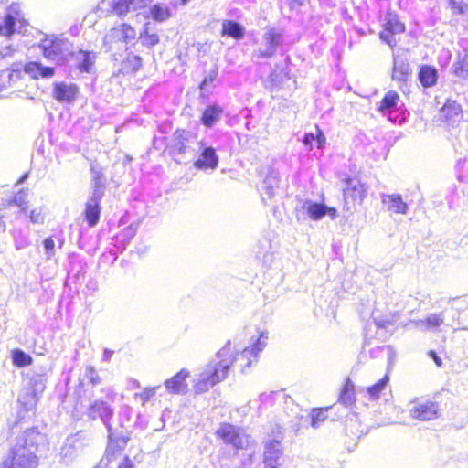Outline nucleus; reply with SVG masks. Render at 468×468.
Instances as JSON below:
<instances>
[{
	"label": "nucleus",
	"instance_id": "obj_45",
	"mask_svg": "<svg viewBox=\"0 0 468 468\" xmlns=\"http://www.w3.org/2000/svg\"><path fill=\"white\" fill-rule=\"evenodd\" d=\"M448 5L454 14H463L468 8V5L463 4L460 0H448Z\"/></svg>",
	"mask_w": 468,
	"mask_h": 468
},
{
	"label": "nucleus",
	"instance_id": "obj_33",
	"mask_svg": "<svg viewBox=\"0 0 468 468\" xmlns=\"http://www.w3.org/2000/svg\"><path fill=\"white\" fill-rule=\"evenodd\" d=\"M388 198V210L397 214H405L408 209L407 204L402 200L399 195H389Z\"/></svg>",
	"mask_w": 468,
	"mask_h": 468
},
{
	"label": "nucleus",
	"instance_id": "obj_18",
	"mask_svg": "<svg viewBox=\"0 0 468 468\" xmlns=\"http://www.w3.org/2000/svg\"><path fill=\"white\" fill-rule=\"evenodd\" d=\"M282 455L281 443L278 441H271L265 446L263 463L265 468H278V460Z\"/></svg>",
	"mask_w": 468,
	"mask_h": 468
},
{
	"label": "nucleus",
	"instance_id": "obj_29",
	"mask_svg": "<svg viewBox=\"0 0 468 468\" xmlns=\"http://www.w3.org/2000/svg\"><path fill=\"white\" fill-rule=\"evenodd\" d=\"M303 143L305 146H308L311 149L314 147V143L316 144L317 148H322L325 144V136L322 130L319 127H316L315 134L312 133H305Z\"/></svg>",
	"mask_w": 468,
	"mask_h": 468
},
{
	"label": "nucleus",
	"instance_id": "obj_44",
	"mask_svg": "<svg viewBox=\"0 0 468 468\" xmlns=\"http://www.w3.org/2000/svg\"><path fill=\"white\" fill-rule=\"evenodd\" d=\"M174 137L179 153H184L186 149L185 142L187 140L186 131L176 130L174 133Z\"/></svg>",
	"mask_w": 468,
	"mask_h": 468
},
{
	"label": "nucleus",
	"instance_id": "obj_36",
	"mask_svg": "<svg viewBox=\"0 0 468 468\" xmlns=\"http://www.w3.org/2000/svg\"><path fill=\"white\" fill-rule=\"evenodd\" d=\"M117 30L121 35V40L122 42H130L136 37V29L129 24H121L118 27L113 28Z\"/></svg>",
	"mask_w": 468,
	"mask_h": 468
},
{
	"label": "nucleus",
	"instance_id": "obj_15",
	"mask_svg": "<svg viewBox=\"0 0 468 468\" xmlns=\"http://www.w3.org/2000/svg\"><path fill=\"white\" fill-rule=\"evenodd\" d=\"M282 34L274 27L268 29L264 39L267 46L265 50H260L257 57L260 58H268L275 55L277 47L281 44Z\"/></svg>",
	"mask_w": 468,
	"mask_h": 468
},
{
	"label": "nucleus",
	"instance_id": "obj_49",
	"mask_svg": "<svg viewBox=\"0 0 468 468\" xmlns=\"http://www.w3.org/2000/svg\"><path fill=\"white\" fill-rule=\"evenodd\" d=\"M29 218L32 223L40 224L44 222V213L41 210L33 209L29 214Z\"/></svg>",
	"mask_w": 468,
	"mask_h": 468
},
{
	"label": "nucleus",
	"instance_id": "obj_7",
	"mask_svg": "<svg viewBox=\"0 0 468 468\" xmlns=\"http://www.w3.org/2000/svg\"><path fill=\"white\" fill-rule=\"evenodd\" d=\"M44 389L45 385L38 381H34L29 387L26 388L17 399L19 411L28 412L36 410Z\"/></svg>",
	"mask_w": 468,
	"mask_h": 468
},
{
	"label": "nucleus",
	"instance_id": "obj_54",
	"mask_svg": "<svg viewBox=\"0 0 468 468\" xmlns=\"http://www.w3.org/2000/svg\"><path fill=\"white\" fill-rule=\"evenodd\" d=\"M325 210L326 214H328L332 219L335 218L338 216L337 210L335 207H328L325 206Z\"/></svg>",
	"mask_w": 468,
	"mask_h": 468
},
{
	"label": "nucleus",
	"instance_id": "obj_28",
	"mask_svg": "<svg viewBox=\"0 0 468 468\" xmlns=\"http://www.w3.org/2000/svg\"><path fill=\"white\" fill-rule=\"evenodd\" d=\"M151 17L156 22H164L172 16L170 8L164 4L157 3L151 6L149 10Z\"/></svg>",
	"mask_w": 468,
	"mask_h": 468
},
{
	"label": "nucleus",
	"instance_id": "obj_30",
	"mask_svg": "<svg viewBox=\"0 0 468 468\" xmlns=\"http://www.w3.org/2000/svg\"><path fill=\"white\" fill-rule=\"evenodd\" d=\"M399 101V96L395 90H388L382 100L379 101L378 110L381 112H386L394 108Z\"/></svg>",
	"mask_w": 468,
	"mask_h": 468
},
{
	"label": "nucleus",
	"instance_id": "obj_39",
	"mask_svg": "<svg viewBox=\"0 0 468 468\" xmlns=\"http://www.w3.org/2000/svg\"><path fill=\"white\" fill-rule=\"evenodd\" d=\"M267 335L265 333H261L258 339L246 348L250 350L252 355L258 359L259 353H261L267 346Z\"/></svg>",
	"mask_w": 468,
	"mask_h": 468
},
{
	"label": "nucleus",
	"instance_id": "obj_43",
	"mask_svg": "<svg viewBox=\"0 0 468 468\" xmlns=\"http://www.w3.org/2000/svg\"><path fill=\"white\" fill-rule=\"evenodd\" d=\"M156 388H146L142 391L136 393L134 395L136 399H139L143 405H144L147 401L153 399L155 395Z\"/></svg>",
	"mask_w": 468,
	"mask_h": 468
},
{
	"label": "nucleus",
	"instance_id": "obj_14",
	"mask_svg": "<svg viewBox=\"0 0 468 468\" xmlns=\"http://www.w3.org/2000/svg\"><path fill=\"white\" fill-rule=\"evenodd\" d=\"M16 24H18L19 27H25L27 25L24 18L18 17L17 13L5 15L0 22V36L10 39L17 32L16 29Z\"/></svg>",
	"mask_w": 468,
	"mask_h": 468
},
{
	"label": "nucleus",
	"instance_id": "obj_8",
	"mask_svg": "<svg viewBox=\"0 0 468 468\" xmlns=\"http://www.w3.org/2000/svg\"><path fill=\"white\" fill-rule=\"evenodd\" d=\"M410 66L406 58L399 55L393 56V66L391 70V80L398 83L402 92H410L409 82L410 80Z\"/></svg>",
	"mask_w": 468,
	"mask_h": 468
},
{
	"label": "nucleus",
	"instance_id": "obj_34",
	"mask_svg": "<svg viewBox=\"0 0 468 468\" xmlns=\"http://www.w3.org/2000/svg\"><path fill=\"white\" fill-rule=\"evenodd\" d=\"M142 67V58L137 55H128L122 61V70L126 73L137 71Z\"/></svg>",
	"mask_w": 468,
	"mask_h": 468
},
{
	"label": "nucleus",
	"instance_id": "obj_51",
	"mask_svg": "<svg viewBox=\"0 0 468 468\" xmlns=\"http://www.w3.org/2000/svg\"><path fill=\"white\" fill-rule=\"evenodd\" d=\"M44 247L48 251H52L54 250L55 243L51 237H48L44 239Z\"/></svg>",
	"mask_w": 468,
	"mask_h": 468
},
{
	"label": "nucleus",
	"instance_id": "obj_25",
	"mask_svg": "<svg viewBox=\"0 0 468 468\" xmlns=\"http://www.w3.org/2000/svg\"><path fill=\"white\" fill-rule=\"evenodd\" d=\"M129 441L128 436L113 437L109 436V444L106 449V454L110 460L116 459L125 449Z\"/></svg>",
	"mask_w": 468,
	"mask_h": 468
},
{
	"label": "nucleus",
	"instance_id": "obj_38",
	"mask_svg": "<svg viewBox=\"0 0 468 468\" xmlns=\"http://www.w3.org/2000/svg\"><path fill=\"white\" fill-rule=\"evenodd\" d=\"M389 381V377L386 374L374 385L367 388V391L372 399H378L380 393L384 390Z\"/></svg>",
	"mask_w": 468,
	"mask_h": 468
},
{
	"label": "nucleus",
	"instance_id": "obj_48",
	"mask_svg": "<svg viewBox=\"0 0 468 468\" xmlns=\"http://www.w3.org/2000/svg\"><path fill=\"white\" fill-rule=\"evenodd\" d=\"M218 71L213 69L209 72L207 76H206L199 84L200 90H206L207 86L212 84L217 78Z\"/></svg>",
	"mask_w": 468,
	"mask_h": 468
},
{
	"label": "nucleus",
	"instance_id": "obj_9",
	"mask_svg": "<svg viewBox=\"0 0 468 468\" xmlns=\"http://www.w3.org/2000/svg\"><path fill=\"white\" fill-rule=\"evenodd\" d=\"M221 349L225 353L227 360H229L230 368L237 367L242 373L258 360L247 348L239 352H234L229 346H224Z\"/></svg>",
	"mask_w": 468,
	"mask_h": 468
},
{
	"label": "nucleus",
	"instance_id": "obj_11",
	"mask_svg": "<svg viewBox=\"0 0 468 468\" xmlns=\"http://www.w3.org/2000/svg\"><path fill=\"white\" fill-rule=\"evenodd\" d=\"M439 118L448 127H453L463 119L462 106L455 101L447 100L440 110Z\"/></svg>",
	"mask_w": 468,
	"mask_h": 468
},
{
	"label": "nucleus",
	"instance_id": "obj_21",
	"mask_svg": "<svg viewBox=\"0 0 468 468\" xmlns=\"http://www.w3.org/2000/svg\"><path fill=\"white\" fill-rule=\"evenodd\" d=\"M222 114L223 108L221 106L218 104L207 105L201 113V123L204 126L210 128L220 120Z\"/></svg>",
	"mask_w": 468,
	"mask_h": 468
},
{
	"label": "nucleus",
	"instance_id": "obj_5",
	"mask_svg": "<svg viewBox=\"0 0 468 468\" xmlns=\"http://www.w3.org/2000/svg\"><path fill=\"white\" fill-rule=\"evenodd\" d=\"M343 189L344 207L349 211L361 206L367 197V186L357 177H346L344 179Z\"/></svg>",
	"mask_w": 468,
	"mask_h": 468
},
{
	"label": "nucleus",
	"instance_id": "obj_35",
	"mask_svg": "<svg viewBox=\"0 0 468 468\" xmlns=\"http://www.w3.org/2000/svg\"><path fill=\"white\" fill-rule=\"evenodd\" d=\"M307 214L313 220H319L326 215L325 205L312 202L307 207Z\"/></svg>",
	"mask_w": 468,
	"mask_h": 468
},
{
	"label": "nucleus",
	"instance_id": "obj_16",
	"mask_svg": "<svg viewBox=\"0 0 468 468\" xmlns=\"http://www.w3.org/2000/svg\"><path fill=\"white\" fill-rule=\"evenodd\" d=\"M23 70L31 79L51 78L55 75V69L49 66H43L40 62L29 61L23 67Z\"/></svg>",
	"mask_w": 468,
	"mask_h": 468
},
{
	"label": "nucleus",
	"instance_id": "obj_24",
	"mask_svg": "<svg viewBox=\"0 0 468 468\" xmlns=\"http://www.w3.org/2000/svg\"><path fill=\"white\" fill-rule=\"evenodd\" d=\"M356 400L355 384L350 378H346L338 395V402L344 406L352 407L356 404Z\"/></svg>",
	"mask_w": 468,
	"mask_h": 468
},
{
	"label": "nucleus",
	"instance_id": "obj_53",
	"mask_svg": "<svg viewBox=\"0 0 468 468\" xmlns=\"http://www.w3.org/2000/svg\"><path fill=\"white\" fill-rule=\"evenodd\" d=\"M303 3L304 0H288V5L292 9L303 5Z\"/></svg>",
	"mask_w": 468,
	"mask_h": 468
},
{
	"label": "nucleus",
	"instance_id": "obj_13",
	"mask_svg": "<svg viewBox=\"0 0 468 468\" xmlns=\"http://www.w3.org/2000/svg\"><path fill=\"white\" fill-rule=\"evenodd\" d=\"M191 373L187 368H182L171 378H167L164 385L171 394H184L187 390V378Z\"/></svg>",
	"mask_w": 468,
	"mask_h": 468
},
{
	"label": "nucleus",
	"instance_id": "obj_26",
	"mask_svg": "<svg viewBox=\"0 0 468 468\" xmlns=\"http://www.w3.org/2000/svg\"><path fill=\"white\" fill-rule=\"evenodd\" d=\"M221 36L239 40L245 36L244 27L233 20H224L222 22Z\"/></svg>",
	"mask_w": 468,
	"mask_h": 468
},
{
	"label": "nucleus",
	"instance_id": "obj_41",
	"mask_svg": "<svg viewBox=\"0 0 468 468\" xmlns=\"http://www.w3.org/2000/svg\"><path fill=\"white\" fill-rule=\"evenodd\" d=\"M330 409V407L325 408H316L312 410L311 418H312V425L314 427L317 426L320 422L324 421L326 419L325 412Z\"/></svg>",
	"mask_w": 468,
	"mask_h": 468
},
{
	"label": "nucleus",
	"instance_id": "obj_20",
	"mask_svg": "<svg viewBox=\"0 0 468 468\" xmlns=\"http://www.w3.org/2000/svg\"><path fill=\"white\" fill-rule=\"evenodd\" d=\"M73 57L75 55L80 57L76 67L81 73H90L96 59V54L91 51L80 49L77 52H69Z\"/></svg>",
	"mask_w": 468,
	"mask_h": 468
},
{
	"label": "nucleus",
	"instance_id": "obj_50",
	"mask_svg": "<svg viewBox=\"0 0 468 468\" xmlns=\"http://www.w3.org/2000/svg\"><path fill=\"white\" fill-rule=\"evenodd\" d=\"M428 355L433 359L434 363L437 367H441L442 366L441 358L437 355V353L433 350H430Z\"/></svg>",
	"mask_w": 468,
	"mask_h": 468
},
{
	"label": "nucleus",
	"instance_id": "obj_2",
	"mask_svg": "<svg viewBox=\"0 0 468 468\" xmlns=\"http://www.w3.org/2000/svg\"><path fill=\"white\" fill-rule=\"evenodd\" d=\"M229 360H227L222 349L217 352L216 358L208 361L202 372L200 378L194 383V393L200 395L207 392L212 387L221 383L230 374Z\"/></svg>",
	"mask_w": 468,
	"mask_h": 468
},
{
	"label": "nucleus",
	"instance_id": "obj_37",
	"mask_svg": "<svg viewBox=\"0 0 468 468\" xmlns=\"http://www.w3.org/2000/svg\"><path fill=\"white\" fill-rule=\"evenodd\" d=\"M140 37H141L143 45L147 48L154 47L160 41L159 36L157 34L149 32L148 24H145L144 26V29L141 32Z\"/></svg>",
	"mask_w": 468,
	"mask_h": 468
},
{
	"label": "nucleus",
	"instance_id": "obj_1",
	"mask_svg": "<svg viewBox=\"0 0 468 468\" xmlns=\"http://www.w3.org/2000/svg\"><path fill=\"white\" fill-rule=\"evenodd\" d=\"M42 441L43 434L37 428L26 429L0 463V468H37V452Z\"/></svg>",
	"mask_w": 468,
	"mask_h": 468
},
{
	"label": "nucleus",
	"instance_id": "obj_22",
	"mask_svg": "<svg viewBox=\"0 0 468 468\" xmlns=\"http://www.w3.org/2000/svg\"><path fill=\"white\" fill-rule=\"evenodd\" d=\"M218 159L215 150L212 147H206L200 157L195 161L194 165L197 169H214L218 166Z\"/></svg>",
	"mask_w": 468,
	"mask_h": 468
},
{
	"label": "nucleus",
	"instance_id": "obj_27",
	"mask_svg": "<svg viewBox=\"0 0 468 468\" xmlns=\"http://www.w3.org/2000/svg\"><path fill=\"white\" fill-rule=\"evenodd\" d=\"M88 412L90 418H101L103 420L110 419L113 414L112 409L103 400H95L91 403Z\"/></svg>",
	"mask_w": 468,
	"mask_h": 468
},
{
	"label": "nucleus",
	"instance_id": "obj_52",
	"mask_svg": "<svg viewBox=\"0 0 468 468\" xmlns=\"http://www.w3.org/2000/svg\"><path fill=\"white\" fill-rule=\"evenodd\" d=\"M117 468H133V463L128 456H125Z\"/></svg>",
	"mask_w": 468,
	"mask_h": 468
},
{
	"label": "nucleus",
	"instance_id": "obj_12",
	"mask_svg": "<svg viewBox=\"0 0 468 468\" xmlns=\"http://www.w3.org/2000/svg\"><path fill=\"white\" fill-rule=\"evenodd\" d=\"M79 87L74 83L55 82L53 84V98L63 103H71L79 96Z\"/></svg>",
	"mask_w": 468,
	"mask_h": 468
},
{
	"label": "nucleus",
	"instance_id": "obj_10",
	"mask_svg": "<svg viewBox=\"0 0 468 468\" xmlns=\"http://www.w3.org/2000/svg\"><path fill=\"white\" fill-rule=\"evenodd\" d=\"M410 415L421 421L431 420L439 417L440 408L437 402L428 399L414 405L410 410Z\"/></svg>",
	"mask_w": 468,
	"mask_h": 468
},
{
	"label": "nucleus",
	"instance_id": "obj_17",
	"mask_svg": "<svg viewBox=\"0 0 468 468\" xmlns=\"http://www.w3.org/2000/svg\"><path fill=\"white\" fill-rule=\"evenodd\" d=\"M101 207L100 197H90L85 203L84 218L89 227H94L98 224L101 217Z\"/></svg>",
	"mask_w": 468,
	"mask_h": 468
},
{
	"label": "nucleus",
	"instance_id": "obj_55",
	"mask_svg": "<svg viewBox=\"0 0 468 468\" xmlns=\"http://www.w3.org/2000/svg\"><path fill=\"white\" fill-rule=\"evenodd\" d=\"M181 5H186L190 0H176Z\"/></svg>",
	"mask_w": 468,
	"mask_h": 468
},
{
	"label": "nucleus",
	"instance_id": "obj_23",
	"mask_svg": "<svg viewBox=\"0 0 468 468\" xmlns=\"http://www.w3.org/2000/svg\"><path fill=\"white\" fill-rule=\"evenodd\" d=\"M12 207H17L20 213H26L28 210V200L25 191L20 190L14 194L11 198L2 203L0 209L7 211Z\"/></svg>",
	"mask_w": 468,
	"mask_h": 468
},
{
	"label": "nucleus",
	"instance_id": "obj_32",
	"mask_svg": "<svg viewBox=\"0 0 468 468\" xmlns=\"http://www.w3.org/2000/svg\"><path fill=\"white\" fill-rule=\"evenodd\" d=\"M12 363L17 367L30 366L33 363V358L30 355L25 353L21 349H13L11 351Z\"/></svg>",
	"mask_w": 468,
	"mask_h": 468
},
{
	"label": "nucleus",
	"instance_id": "obj_46",
	"mask_svg": "<svg viewBox=\"0 0 468 468\" xmlns=\"http://www.w3.org/2000/svg\"><path fill=\"white\" fill-rule=\"evenodd\" d=\"M86 376L89 382L92 385H97L101 382V378L93 367H88L86 368Z\"/></svg>",
	"mask_w": 468,
	"mask_h": 468
},
{
	"label": "nucleus",
	"instance_id": "obj_40",
	"mask_svg": "<svg viewBox=\"0 0 468 468\" xmlns=\"http://www.w3.org/2000/svg\"><path fill=\"white\" fill-rule=\"evenodd\" d=\"M134 0H114L112 5V10L118 16H125L129 10L130 5Z\"/></svg>",
	"mask_w": 468,
	"mask_h": 468
},
{
	"label": "nucleus",
	"instance_id": "obj_42",
	"mask_svg": "<svg viewBox=\"0 0 468 468\" xmlns=\"http://www.w3.org/2000/svg\"><path fill=\"white\" fill-rule=\"evenodd\" d=\"M443 323V318L441 314H433L427 316L423 321L422 324L427 328H437Z\"/></svg>",
	"mask_w": 468,
	"mask_h": 468
},
{
	"label": "nucleus",
	"instance_id": "obj_6",
	"mask_svg": "<svg viewBox=\"0 0 468 468\" xmlns=\"http://www.w3.org/2000/svg\"><path fill=\"white\" fill-rule=\"evenodd\" d=\"M69 48V41L58 37L45 39L41 45L43 56L48 60L57 61L59 65L67 62Z\"/></svg>",
	"mask_w": 468,
	"mask_h": 468
},
{
	"label": "nucleus",
	"instance_id": "obj_4",
	"mask_svg": "<svg viewBox=\"0 0 468 468\" xmlns=\"http://www.w3.org/2000/svg\"><path fill=\"white\" fill-rule=\"evenodd\" d=\"M406 31L405 24L395 13H388L379 31V39L392 50L398 47L399 36Z\"/></svg>",
	"mask_w": 468,
	"mask_h": 468
},
{
	"label": "nucleus",
	"instance_id": "obj_3",
	"mask_svg": "<svg viewBox=\"0 0 468 468\" xmlns=\"http://www.w3.org/2000/svg\"><path fill=\"white\" fill-rule=\"evenodd\" d=\"M215 434L225 444L231 445L236 451L248 450L254 444L249 435L241 432L240 428L229 422L221 423Z\"/></svg>",
	"mask_w": 468,
	"mask_h": 468
},
{
	"label": "nucleus",
	"instance_id": "obj_31",
	"mask_svg": "<svg viewBox=\"0 0 468 468\" xmlns=\"http://www.w3.org/2000/svg\"><path fill=\"white\" fill-rule=\"evenodd\" d=\"M452 73L460 80L468 79V55L458 58L452 66Z\"/></svg>",
	"mask_w": 468,
	"mask_h": 468
},
{
	"label": "nucleus",
	"instance_id": "obj_47",
	"mask_svg": "<svg viewBox=\"0 0 468 468\" xmlns=\"http://www.w3.org/2000/svg\"><path fill=\"white\" fill-rule=\"evenodd\" d=\"M91 172L93 174L92 180L97 188L103 186V173L101 169H97L95 167H91Z\"/></svg>",
	"mask_w": 468,
	"mask_h": 468
},
{
	"label": "nucleus",
	"instance_id": "obj_19",
	"mask_svg": "<svg viewBox=\"0 0 468 468\" xmlns=\"http://www.w3.org/2000/svg\"><path fill=\"white\" fill-rule=\"evenodd\" d=\"M439 78L438 70L431 65H421L418 72V80L425 89L431 88L437 84Z\"/></svg>",
	"mask_w": 468,
	"mask_h": 468
}]
</instances>
